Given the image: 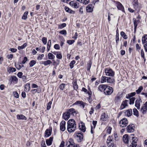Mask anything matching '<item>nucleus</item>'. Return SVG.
Masks as SVG:
<instances>
[{
    "label": "nucleus",
    "mask_w": 147,
    "mask_h": 147,
    "mask_svg": "<svg viewBox=\"0 0 147 147\" xmlns=\"http://www.w3.org/2000/svg\"><path fill=\"white\" fill-rule=\"evenodd\" d=\"M17 118L18 120H26L27 118L24 115L22 114H18L17 115Z\"/></svg>",
    "instance_id": "412c9836"
},
{
    "label": "nucleus",
    "mask_w": 147,
    "mask_h": 147,
    "mask_svg": "<svg viewBox=\"0 0 147 147\" xmlns=\"http://www.w3.org/2000/svg\"><path fill=\"white\" fill-rule=\"evenodd\" d=\"M107 114L105 113H102V114L101 116L100 119L102 121H106L107 119Z\"/></svg>",
    "instance_id": "f3484780"
},
{
    "label": "nucleus",
    "mask_w": 147,
    "mask_h": 147,
    "mask_svg": "<svg viewBox=\"0 0 147 147\" xmlns=\"http://www.w3.org/2000/svg\"><path fill=\"white\" fill-rule=\"evenodd\" d=\"M74 89L77 90L78 88V86L76 82H74L73 84Z\"/></svg>",
    "instance_id": "de8ad7c7"
},
{
    "label": "nucleus",
    "mask_w": 147,
    "mask_h": 147,
    "mask_svg": "<svg viewBox=\"0 0 147 147\" xmlns=\"http://www.w3.org/2000/svg\"><path fill=\"white\" fill-rule=\"evenodd\" d=\"M133 114L138 117L139 116V113L138 111L136 108H134L133 110Z\"/></svg>",
    "instance_id": "f704fd0d"
},
{
    "label": "nucleus",
    "mask_w": 147,
    "mask_h": 147,
    "mask_svg": "<svg viewBox=\"0 0 147 147\" xmlns=\"http://www.w3.org/2000/svg\"><path fill=\"white\" fill-rule=\"evenodd\" d=\"M68 143H69V145H68V147H72L76 144L74 142L73 140L72 139H69V140L68 141Z\"/></svg>",
    "instance_id": "bb28decb"
},
{
    "label": "nucleus",
    "mask_w": 147,
    "mask_h": 147,
    "mask_svg": "<svg viewBox=\"0 0 147 147\" xmlns=\"http://www.w3.org/2000/svg\"><path fill=\"white\" fill-rule=\"evenodd\" d=\"M113 92V88L108 85L107 86L104 92V94L107 95H111Z\"/></svg>",
    "instance_id": "39448f33"
},
{
    "label": "nucleus",
    "mask_w": 147,
    "mask_h": 147,
    "mask_svg": "<svg viewBox=\"0 0 147 147\" xmlns=\"http://www.w3.org/2000/svg\"><path fill=\"white\" fill-rule=\"evenodd\" d=\"M133 5L134 7L137 8L138 7V1H134L133 3Z\"/></svg>",
    "instance_id": "bf43d9fd"
},
{
    "label": "nucleus",
    "mask_w": 147,
    "mask_h": 147,
    "mask_svg": "<svg viewBox=\"0 0 147 147\" xmlns=\"http://www.w3.org/2000/svg\"><path fill=\"white\" fill-rule=\"evenodd\" d=\"M132 113V110L131 109H129L125 111V114L127 117H129L131 115Z\"/></svg>",
    "instance_id": "4be33fe9"
},
{
    "label": "nucleus",
    "mask_w": 147,
    "mask_h": 147,
    "mask_svg": "<svg viewBox=\"0 0 147 147\" xmlns=\"http://www.w3.org/2000/svg\"><path fill=\"white\" fill-rule=\"evenodd\" d=\"M129 99V104H133L134 103L135 98L134 97H132L131 98H130Z\"/></svg>",
    "instance_id": "603ef678"
},
{
    "label": "nucleus",
    "mask_w": 147,
    "mask_h": 147,
    "mask_svg": "<svg viewBox=\"0 0 147 147\" xmlns=\"http://www.w3.org/2000/svg\"><path fill=\"white\" fill-rule=\"evenodd\" d=\"M114 3L116 5L117 7L118 10L124 11V8L122 4L119 2L114 1Z\"/></svg>",
    "instance_id": "0eeeda50"
},
{
    "label": "nucleus",
    "mask_w": 147,
    "mask_h": 147,
    "mask_svg": "<svg viewBox=\"0 0 147 147\" xmlns=\"http://www.w3.org/2000/svg\"><path fill=\"white\" fill-rule=\"evenodd\" d=\"M57 57L59 59H61L62 58V56L61 53H58L57 54Z\"/></svg>",
    "instance_id": "e2e57ef3"
},
{
    "label": "nucleus",
    "mask_w": 147,
    "mask_h": 147,
    "mask_svg": "<svg viewBox=\"0 0 147 147\" xmlns=\"http://www.w3.org/2000/svg\"><path fill=\"white\" fill-rule=\"evenodd\" d=\"M107 85L105 84H101L100 85L98 88V90L104 92V90H105L107 86Z\"/></svg>",
    "instance_id": "4468645a"
},
{
    "label": "nucleus",
    "mask_w": 147,
    "mask_h": 147,
    "mask_svg": "<svg viewBox=\"0 0 147 147\" xmlns=\"http://www.w3.org/2000/svg\"><path fill=\"white\" fill-rule=\"evenodd\" d=\"M76 128L75 121L73 119H69L67 122V130L69 132L74 131Z\"/></svg>",
    "instance_id": "f257e3e1"
},
{
    "label": "nucleus",
    "mask_w": 147,
    "mask_h": 147,
    "mask_svg": "<svg viewBox=\"0 0 147 147\" xmlns=\"http://www.w3.org/2000/svg\"><path fill=\"white\" fill-rule=\"evenodd\" d=\"M84 7L82 6L80 8L79 10V12L81 14H82L83 13V9Z\"/></svg>",
    "instance_id": "0e129e2a"
},
{
    "label": "nucleus",
    "mask_w": 147,
    "mask_h": 147,
    "mask_svg": "<svg viewBox=\"0 0 147 147\" xmlns=\"http://www.w3.org/2000/svg\"><path fill=\"white\" fill-rule=\"evenodd\" d=\"M111 129L112 128L111 127H108L107 130V133H109V134H110L111 132Z\"/></svg>",
    "instance_id": "69168bd1"
},
{
    "label": "nucleus",
    "mask_w": 147,
    "mask_h": 147,
    "mask_svg": "<svg viewBox=\"0 0 147 147\" xmlns=\"http://www.w3.org/2000/svg\"><path fill=\"white\" fill-rule=\"evenodd\" d=\"M74 42V40H68L67 41V43L70 45H72Z\"/></svg>",
    "instance_id": "052dcab7"
},
{
    "label": "nucleus",
    "mask_w": 147,
    "mask_h": 147,
    "mask_svg": "<svg viewBox=\"0 0 147 147\" xmlns=\"http://www.w3.org/2000/svg\"><path fill=\"white\" fill-rule=\"evenodd\" d=\"M36 63V61L34 60L31 61L29 63V65L31 67H33Z\"/></svg>",
    "instance_id": "a19ab883"
},
{
    "label": "nucleus",
    "mask_w": 147,
    "mask_h": 147,
    "mask_svg": "<svg viewBox=\"0 0 147 147\" xmlns=\"http://www.w3.org/2000/svg\"><path fill=\"white\" fill-rule=\"evenodd\" d=\"M69 4L71 6L77 9L78 7L77 3L74 1H71L69 2Z\"/></svg>",
    "instance_id": "b1692460"
},
{
    "label": "nucleus",
    "mask_w": 147,
    "mask_h": 147,
    "mask_svg": "<svg viewBox=\"0 0 147 147\" xmlns=\"http://www.w3.org/2000/svg\"><path fill=\"white\" fill-rule=\"evenodd\" d=\"M127 102H128V100H125L123 101L119 109L120 110H122L125 108L127 105Z\"/></svg>",
    "instance_id": "f8f14e48"
},
{
    "label": "nucleus",
    "mask_w": 147,
    "mask_h": 147,
    "mask_svg": "<svg viewBox=\"0 0 147 147\" xmlns=\"http://www.w3.org/2000/svg\"><path fill=\"white\" fill-rule=\"evenodd\" d=\"M107 82L108 83H112L114 81V80L113 78L107 77Z\"/></svg>",
    "instance_id": "cd10ccee"
},
{
    "label": "nucleus",
    "mask_w": 147,
    "mask_h": 147,
    "mask_svg": "<svg viewBox=\"0 0 147 147\" xmlns=\"http://www.w3.org/2000/svg\"><path fill=\"white\" fill-rule=\"evenodd\" d=\"M107 77L105 76H102L101 78V79L100 80V82L101 83H103L105 82H107Z\"/></svg>",
    "instance_id": "e433bc0d"
},
{
    "label": "nucleus",
    "mask_w": 147,
    "mask_h": 147,
    "mask_svg": "<svg viewBox=\"0 0 147 147\" xmlns=\"http://www.w3.org/2000/svg\"><path fill=\"white\" fill-rule=\"evenodd\" d=\"M42 63L45 66H47L49 65H50L52 63V61L50 60H48L46 61H42Z\"/></svg>",
    "instance_id": "7c9ffc66"
},
{
    "label": "nucleus",
    "mask_w": 147,
    "mask_h": 147,
    "mask_svg": "<svg viewBox=\"0 0 147 147\" xmlns=\"http://www.w3.org/2000/svg\"><path fill=\"white\" fill-rule=\"evenodd\" d=\"M65 84L63 83L61 84L59 86V88L62 90H63L65 88Z\"/></svg>",
    "instance_id": "8fccbe9b"
},
{
    "label": "nucleus",
    "mask_w": 147,
    "mask_h": 147,
    "mask_svg": "<svg viewBox=\"0 0 147 147\" xmlns=\"http://www.w3.org/2000/svg\"><path fill=\"white\" fill-rule=\"evenodd\" d=\"M139 23L138 20H136L135 19L134 21V31H136L137 28V26Z\"/></svg>",
    "instance_id": "c85d7f7f"
},
{
    "label": "nucleus",
    "mask_w": 147,
    "mask_h": 147,
    "mask_svg": "<svg viewBox=\"0 0 147 147\" xmlns=\"http://www.w3.org/2000/svg\"><path fill=\"white\" fill-rule=\"evenodd\" d=\"M120 35L124 39H126L128 37L125 34L124 32H121L120 33Z\"/></svg>",
    "instance_id": "72a5a7b5"
},
{
    "label": "nucleus",
    "mask_w": 147,
    "mask_h": 147,
    "mask_svg": "<svg viewBox=\"0 0 147 147\" xmlns=\"http://www.w3.org/2000/svg\"><path fill=\"white\" fill-rule=\"evenodd\" d=\"M128 123V121L126 118H123L119 121V124L121 127H125Z\"/></svg>",
    "instance_id": "423d86ee"
},
{
    "label": "nucleus",
    "mask_w": 147,
    "mask_h": 147,
    "mask_svg": "<svg viewBox=\"0 0 147 147\" xmlns=\"http://www.w3.org/2000/svg\"><path fill=\"white\" fill-rule=\"evenodd\" d=\"M124 93L123 92H119L117 93L114 99L115 103L120 102L122 100Z\"/></svg>",
    "instance_id": "f03ea898"
},
{
    "label": "nucleus",
    "mask_w": 147,
    "mask_h": 147,
    "mask_svg": "<svg viewBox=\"0 0 147 147\" xmlns=\"http://www.w3.org/2000/svg\"><path fill=\"white\" fill-rule=\"evenodd\" d=\"M74 135L75 137L78 142H80L83 140V136L82 133L80 132H76Z\"/></svg>",
    "instance_id": "7ed1b4c3"
},
{
    "label": "nucleus",
    "mask_w": 147,
    "mask_h": 147,
    "mask_svg": "<svg viewBox=\"0 0 147 147\" xmlns=\"http://www.w3.org/2000/svg\"><path fill=\"white\" fill-rule=\"evenodd\" d=\"M140 111L144 115L146 113L147 111V101L143 105L140 109Z\"/></svg>",
    "instance_id": "1a4fd4ad"
},
{
    "label": "nucleus",
    "mask_w": 147,
    "mask_h": 147,
    "mask_svg": "<svg viewBox=\"0 0 147 147\" xmlns=\"http://www.w3.org/2000/svg\"><path fill=\"white\" fill-rule=\"evenodd\" d=\"M53 140V137H51L49 139H47L46 142L47 145L48 146L51 145L52 144Z\"/></svg>",
    "instance_id": "dca6fc26"
},
{
    "label": "nucleus",
    "mask_w": 147,
    "mask_h": 147,
    "mask_svg": "<svg viewBox=\"0 0 147 147\" xmlns=\"http://www.w3.org/2000/svg\"><path fill=\"white\" fill-rule=\"evenodd\" d=\"M52 103V102L51 101H50L49 102L48 104L47 107V110H49L51 108V105Z\"/></svg>",
    "instance_id": "6e6d98bb"
},
{
    "label": "nucleus",
    "mask_w": 147,
    "mask_h": 147,
    "mask_svg": "<svg viewBox=\"0 0 147 147\" xmlns=\"http://www.w3.org/2000/svg\"><path fill=\"white\" fill-rule=\"evenodd\" d=\"M11 80V82H17L18 81V78L15 76H13L11 77V79L10 80Z\"/></svg>",
    "instance_id": "c03bdc74"
},
{
    "label": "nucleus",
    "mask_w": 147,
    "mask_h": 147,
    "mask_svg": "<svg viewBox=\"0 0 147 147\" xmlns=\"http://www.w3.org/2000/svg\"><path fill=\"white\" fill-rule=\"evenodd\" d=\"M70 115L68 113L67 111L64 113L63 115V117L65 120H67L70 117Z\"/></svg>",
    "instance_id": "6ab92c4d"
},
{
    "label": "nucleus",
    "mask_w": 147,
    "mask_h": 147,
    "mask_svg": "<svg viewBox=\"0 0 147 147\" xmlns=\"http://www.w3.org/2000/svg\"><path fill=\"white\" fill-rule=\"evenodd\" d=\"M136 94L135 92H133L129 94H128V96L126 97L127 99H129L131 97L133 96Z\"/></svg>",
    "instance_id": "ea45409f"
},
{
    "label": "nucleus",
    "mask_w": 147,
    "mask_h": 147,
    "mask_svg": "<svg viewBox=\"0 0 147 147\" xmlns=\"http://www.w3.org/2000/svg\"><path fill=\"white\" fill-rule=\"evenodd\" d=\"M80 2L85 5H86L89 2V0H81Z\"/></svg>",
    "instance_id": "864d4df0"
},
{
    "label": "nucleus",
    "mask_w": 147,
    "mask_h": 147,
    "mask_svg": "<svg viewBox=\"0 0 147 147\" xmlns=\"http://www.w3.org/2000/svg\"><path fill=\"white\" fill-rule=\"evenodd\" d=\"M143 89V87L141 86H140L138 89L136 91V93L138 94H140Z\"/></svg>",
    "instance_id": "4c0bfd02"
},
{
    "label": "nucleus",
    "mask_w": 147,
    "mask_h": 147,
    "mask_svg": "<svg viewBox=\"0 0 147 147\" xmlns=\"http://www.w3.org/2000/svg\"><path fill=\"white\" fill-rule=\"evenodd\" d=\"M106 75L108 76L113 77L115 75V72L111 68H107L105 69Z\"/></svg>",
    "instance_id": "20e7f679"
},
{
    "label": "nucleus",
    "mask_w": 147,
    "mask_h": 147,
    "mask_svg": "<svg viewBox=\"0 0 147 147\" xmlns=\"http://www.w3.org/2000/svg\"><path fill=\"white\" fill-rule=\"evenodd\" d=\"M129 136L127 134L123 135V140L124 142L126 144H128L129 142Z\"/></svg>",
    "instance_id": "aec40b11"
},
{
    "label": "nucleus",
    "mask_w": 147,
    "mask_h": 147,
    "mask_svg": "<svg viewBox=\"0 0 147 147\" xmlns=\"http://www.w3.org/2000/svg\"><path fill=\"white\" fill-rule=\"evenodd\" d=\"M75 63V61L74 60L71 62L69 64V66L71 69H72L74 67V65Z\"/></svg>",
    "instance_id": "49530a36"
},
{
    "label": "nucleus",
    "mask_w": 147,
    "mask_h": 147,
    "mask_svg": "<svg viewBox=\"0 0 147 147\" xmlns=\"http://www.w3.org/2000/svg\"><path fill=\"white\" fill-rule=\"evenodd\" d=\"M28 11H26L24 12L23 16H22V19L23 20H26L27 18V15L28 14Z\"/></svg>",
    "instance_id": "2f4dec72"
},
{
    "label": "nucleus",
    "mask_w": 147,
    "mask_h": 147,
    "mask_svg": "<svg viewBox=\"0 0 147 147\" xmlns=\"http://www.w3.org/2000/svg\"><path fill=\"white\" fill-rule=\"evenodd\" d=\"M142 102V101L140 98H138L135 102V106L138 109H140V103Z\"/></svg>",
    "instance_id": "9d476101"
},
{
    "label": "nucleus",
    "mask_w": 147,
    "mask_h": 147,
    "mask_svg": "<svg viewBox=\"0 0 147 147\" xmlns=\"http://www.w3.org/2000/svg\"><path fill=\"white\" fill-rule=\"evenodd\" d=\"M66 26V24L65 23H63L62 24L59 25H58V28L60 29H62L64 27H65Z\"/></svg>",
    "instance_id": "37998d69"
},
{
    "label": "nucleus",
    "mask_w": 147,
    "mask_h": 147,
    "mask_svg": "<svg viewBox=\"0 0 147 147\" xmlns=\"http://www.w3.org/2000/svg\"><path fill=\"white\" fill-rule=\"evenodd\" d=\"M94 7L92 4L88 5L86 7L87 11L88 12H91L93 11Z\"/></svg>",
    "instance_id": "ddd939ff"
},
{
    "label": "nucleus",
    "mask_w": 147,
    "mask_h": 147,
    "mask_svg": "<svg viewBox=\"0 0 147 147\" xmlns=\"http://www.w3.org/2000/svg\"><path fill=\"white\" fill-rule=\"evenodd\" d=\"M84 103V102L82 101H77L74 104V105H78L79 106L81 107Z\"/></svg>",
    "instance_id": "c756f323"
},
{
    "label": "nucleus",
    "mask_w": 147,
    "mask_h": 147,
    "mask_svg": "<svg viewBox=\"0 0 147 147\" xmlns=\"http://www.w3.org/2000/svg\"><path fill=\"white\" fill-rule=\"evenodd\" d=\"M16 69L15 68L10 67L9 68L8 71L9 72H15L16 71Z\"/></svg>",
    "instance_id": "09e8293b"
},
{
    "label": "nucleus",
    "mask_w": 147,
    "mask_h": 147,
    "mask_svg": "<svg viewBox=\"0 0 147 147\" xmlns=\"http://www.w3.org/2000/svg\"><path fill=\"white\" fill-rule=\"evenodd\" d=\"M65 9L67 12L70 14H74L75 13L74 11L71 10L67 7L65 6Z\"/></svg>",
    "instance_id": "a878e982"
},
{
    "label": "nucleus",
    "mask_w": 147,
    "mask_h": 147,
    "mask_svg": "<svg viewBox=\"0 0 147 147\" xmlns=\"http://www.w3.org/2000/svg\"><path fill=\"white\" fill-rule=\"evenodd\" d=\"M67 111L68 113L69 114L70 116L71 115L74 116V114L76 113L75 109L73 108H71L67 110Z\"/></svg>",
    "instance_id": "a211bd4d"
},
{
    "label": "nucleus",
    "mask_w": 147,
    "mask_h": 147,
    "mask_svg": "<svg viewBox=\"0 0 147 147\" xmlns=\"http://www.w3.org/2000/svg\"><path fill=\"white\" fill-rule=\"evenodd\" d=\"M132 141L131 142L132 143H135L136 144L137 141V140L136 139V138H134V137H132Z\"/></svg>",
    "instance_id": "680f3d73"
},
{
    "label": "nucleus",
    "mask_w": 147,
    "mask_h": 147,
    "mask_svg": "<svg viewBox=\"0 0 147 147\" xmlns=\"http://www.w3.org/2000/svg\"><path fill=\"white\" fill-rule=\"evenodd\" d=\"M14 96L17 98H18L19 97V95L18 93L16 91H14L13 93Z\"/></svg>",
    "instance_id": "3c124183"
},
{
    "label": "nucleus",
    "mask_w": 147,
    "mask_h": 147,
    "mask_svg": "<svg viewBox=\"0 0 147 147\" xmlns=\"http://www.w3.org/2000/svg\"><path fill=\"white\" fill-rule=\"evenodd\" d=\"M47 38L45 37H43L42 38V41L44 45H46L47 43Z\"/></svg>",
    "instance_id": "13d9d810"
},
{
    "label": "nucleus",
    "mask_w": 147,
    "mask_h": 147,
    "mask_svg": "<svg viewBox=\"0 0 147 147\" xmlns=\"http://www.w3.org/2000/svg\"><path fill=\"white\" fill-rule=\"evenodd\" d=\"M142 41L143 44L147 42V35H144L142 38Z\"/></svg>",
    "instance_id": "473e14b6"
},
{
    "label": "nucleus",
    "mask_w": 147,
    "mask_h": 147,
    "mask_svg": "<svg viewBox=\"0 0 147 147\" xmlns=\"http://www.w3.org/2000/svg\"><path fill=\"white\" fill-rule=\"evenodd\" d=\"M27 45V44L26 43H24L23 45L21 46H19L18 47V49L19 50L22 49H24Z\"/></svg>",
    "instance_id": "c9c22d12"
},
{
    "label": "nucleus",
    "mask_w": 147,
    "mask_h": 147,
    "mask_svg": "<svg viewBox=\"0 0 147 147\" xmlns=\"http://www.w3.org/2000/svg\"><path fill=\"white\" fill-rule=\"evenodd\" d=\"M79 129L82 131L83 132H85L86 130V127L84 123H81L79 126Z\"/></svg>",
    "instance_id": "2eb2a0df"
},
{
    "label": "nucleus",
    "mask_w": 147,
    "mask_h": 147,
    "mask_svg": "<svg viewBox=\"0 0 147 147\" xmlns=\"http://www.w3.org/2000/svg\"><path fill=\"white\" fill-rule=\"evenodd\" d=\"M54 48L56 49H60V46L58 44H55L54 46Z\"/></svg>",
    "instance_id": "338daca9"
},
{
    "label": "nucleus",
    "mask_w": 147,
    "mask_h": 147,
    "mask_svg": "<svg viewBox=\"0 0 147 147\" xmlns=\"http://www.w3.org/2000/svg\"><path fill=\"white\" fill-rule=\"evenodd\" d=\"M137 146L136 144L135 143H131V144L129 145V147H136Z\"/></svg>",
    "instance_id": "774afa93"
},
{
    "label": "nucleus",
    "mask_w": 147,
    "mask_h": 147,
    "mask_svg": "<svg viewBox=\"0 0 147 147\" xmlns=\"http://www.w3.org/2000/svg\"><path fill=\"white\" fill-rule=\"evenodd\" d=\"M49 59H53L55 58V56L52 54L49 53L48 54Z\"/></svg>",
    "instance_id": "a18cd8bd"
},
{
    "label": "nucleus",
    "mask_w": 147,
    "mask_h": 147,
    "mask_svg": "<svg viewBox=\"0 0 147 147\" xmlns=\"http://www.w3.org/2000/svg\"><path fill=\"white\" fill-rule=\"evenodd\" d=\"M66 122L64 121H62L60 124V129L61 131H63L65 129V125Z\"/></svg>",
    "instance_id": "9b49d317"
},
{
    "label": "nucleus",
    "mask_w": 147,
    "mask_h": 147,
    "mask_svg": "<svg viewBox=\"0 0 147 147\" xmlns=\"http://www.w3.org/2000/svg\"><path fill=\"white\" fill-rule=\"evenodd\" d=\"M135 126L133 124L129 125L126 128V130L128 133L133 132L134 131Z\"/></svg>",
    "instance_id": "6e6552de"
},
{
    "label": "nucleus",
    "mask_w": 147,
    "mask_h": 147,
    "mask_svg": "<svg viewBox=\"0 0 147 147\" xmlns=\"http://www.w3.org/2000/svg\"><path fill=\"white\" fill-rule=\"evenodd\" d=\"M30 83H27L24 86V90L26 92H29L30 89Z\"/></svg>",
    "instance_id": "393cba45"
},
{
    "label": "nucleus",
    "mask_w": 147,
    "mask_h": 147,
    "mask_svg": "<svg viewBox=\"0 0 147 147\" xmlns=\"http://www.w3.org/2000/svg\"><path fill=\"white\" fill-rule=\"evenodd\" d=\"M52 130L47 129L45 132V136L46 137H48L50 136L51 134Z\"/></svg>",
    "instance_id": "5701e85b"
},
{
    "label": "nucleus",
    "mask_w": 147,
    "mask_h": 147,
    "mask_svg": "<svg viewBox=\"0 0 147 147\" xmlns=\"http://www.w3.org/2000/svg\"><path fill=\"white\" fill-rule=\"evenodd\" d=\"M59 33L65 35L67 34V32L65 30L63 29L62 30L60 31Z\"/></svg>",
    "instance_id": "4d7b16f0"
},
{
    "label": "nucleus",
    "mask_w": 147,
    "mask_h": 147,
    "mask_svg": "<svg viewBox=\"0 0 147 147\" xmlns=\"http://www.w3.org/2000/svg\"><path fill=\"white\" fill-rule=\"evenodd\" d=\"M44 55L43 54L41 55L39 54L37 57V59L38 60H41L43 57H44Z\"/></svg>",
    "instance_id": "5fc2aeb1"
},
{
    "label": "nucleus",
    "mask_w": 147,
    "mask_h": 147,
    "mask_svg": "<svg viewBox=\"0 0 147 147\" xmlns=\"http://www.w3.org/2000/svg\"><path fill=\"white\" fill-rule=\"evenodd\" d=\"M113 140V139L112 138V136H109L107 140V145L111 143V142Z\"/></svg>",
    "instance_id": "58836bf2"
},
{
    "label": "nucleus",
    "mask_w": 147,
    "mask_h": 147,
    "mask_svg": "<svg viewBox=\"0 0 147 147\" xmlns=\"http://www.w3.org/2000/svg\"><path fill=\"white\" fill-rule=\"evenodd\" d=\"M17 69L18 70H20L22 67H24V66L22 64H16L15 65Z\"/></svg>",
    "instance_id": "79ce46f5"
}]
</instances>
